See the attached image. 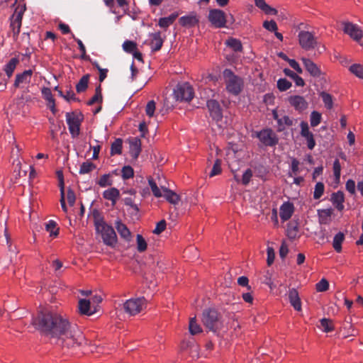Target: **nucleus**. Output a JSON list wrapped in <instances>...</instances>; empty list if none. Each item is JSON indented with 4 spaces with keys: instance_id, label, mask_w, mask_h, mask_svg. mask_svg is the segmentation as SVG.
Segmentation results:
<instances>
[{
    "instance_id": "f257e3e1",
    "label": "nucleus",
    "mask_w": 363,
    "mask_h": 363,
    "mask_svg": "<svg viewBox=\"0 0 363 363\" xmlns=\"http://www.w3.org/2000/svg\"><path fill=\"white\" fill-rule=\"evenodd\" d=\"M32 324L43 335L55 340L62 347L73 348L82 344L84 337L65 316L53 311H40Z\"/></svg>"
},
{
    "instance_id": "f03ea898",
    "label": "nucleus",
    "mask_w": 363,
    "mask_h": 363,
    "mask_svg": "<svg viewBox=\"0 0 363 363\" xmlns=\"http://www.w3.org/2000/svg\"><path fill=\"white\" fill-rule=\"evenodd\" d=\"M94 220L96 231L101 237L104 244L112 247L113 245V228L111 224L107 223L101 213L94 208L91 212Z\"/></svg>"
},
{
    "instance_id": "7ed1b4c3",
    "label": "nucleus",
    "mask_w": 363,
    "mask_h": 363,
    "mask_svg": "<svg viewBox=\"0 0 363 363\" xmlns=\"http://www.w3.org/2000/svg\"><path fill=\"white\" fill-rule=\"evenodd\" d=\"M223 78L227 91L234 96H238L242 89V79L230 69H225L223 71Z\"/></svg>"
},
{
    "instance_id": "20e7f679",
    "label": "nucleus",
    "mask_w": 363,
    "mask_h": 363,
    "mask_svg": "<svg viewBox=\"0 0 363 363\" xmlns=\"http://www.w3.org/2000/svg\"><path fill=\"white\" fill-rule=\"evenodd\" d=\"M220 315L215 309H205L202 313V323L209 330L216 332L220 327Z\"/></svg>"
},
{
    "instance_id": "39448f33",
    "label": "nucleus",
    "mask_w": 363,
    "mask_h": 363,
    "mask_svg": "<svg viewBox=\"0 0 363 363\" xmlns=\"http://www.w3.org/2000/svg\"><path fill=\"white\" fill-rule=\"evenodd\" d=\"M194 96V89L187 82L178 84L174 89V96L178 101H190Z\"/></svg>"
},
{
    "instance_id": "423d86ee",
    "label": "nucleus",
    "mask_w": 363,
    "mask_h": 363,
    "mask_svg": "<svg viewBox=\"0 0 363 363\" xmlns=\"http://www.w3.org/2000/svg\"><path fill=\"white\" fill-rule=\"evenodd\" d=\"M83 120V115L74 112L66 113V121L72 138H76L80 133V125Z\"/></svg>"
},
{
    "instance_id": "0eeeda50",
    "label": "nucleus",
    "mask_w": 363,
    "mask_h": 363,
    "mask_svg": "<svg viewBox=\"0 0 363 363\" xmlns=\"http://www.w3.org/2000/svg\"><path fill=\"white\" fill-rule=\"evenodd\" d=\"M147 301L144 297L130 298L123 304L124 310L130 315H136L146 308Z\"/></svg>"
},
{
    "instance_id": "6e6552de",
    "label": "nucleus",
    "mask_w": 363,
    "mask_h": 363,
    "mask_svg": "<svg viewBox=\"0 0 363 363\" xmlns=\"http://www.w3.org/2000/svg\"><path fill=\"white\" fill-rule=\"evenodd\" d=\"M255 136L264 146L274 147L279 143L277 134L271 128H264L255 132Z\"/></svg>"
},
{
    "instance_id": "1a4fd4ad",
    "label": "nucleus",
    "mask_w": 363,
    "mask_h": 363,
    "mask_svg": "<svg viewBox=\"0 0 363 363\" xmlns=\"http://www.w3.org/2000/svg\"><path fill=\"white\" fill-rule=\"evenodd\" d=\"M300 46L305 50H311L318 45V41L314 35L306 30H301L298 35Z\"/></svg>"
},
{
    "instance_id": "9d476101",
    "label": "nucleus",
    "mask_w": 363,
    "mask_h": 363,
    "mask_svg": "<svg viewBox=\"0 0 363 363\" xmlns=\"http://www.w3.org/2000/svg\"><path fill=\"white\" fill-rule=\"evenodd\" d=\"M342 25L344 33L350 35L354 40L359 42L362 38V30L357 25L351 22H342Z\"/></svg>"
},
{
    "instance_id": "9b49d317",
    "label": "nucleus",
    "mask_w": 363,
    "mask_h": 363,
    "mask_svg": "<svg viewBox=\"0 0 363 363\" xmlns=\"http://www.w3.org/2000/svg\"><path fill=\"white\" fill-rule=\"evenodd\" d=\"M209 21L216 28L225 27L226 17L224 11L220 9H211L208 14Z\"/></svg>"
},
{
    "instance_id": "f8f14e48",
    "label": "nucleus",
    "mask_w": 363,
    "mask_h": 363,
    "mask_svg": "<svg viewBox=\"0 0 363 363\" xmlns=\"http://www.w3.org/2000/svg\"><path fill=\"white\" fill-rule=\"evenodd\" d=\"M207 108L210 113V116L216 121H219L223 118L222 108L219 103L214 99H210L207 101Z\"/></svg>"
},
{
    "instance_id": "ddd939ff",
    "label": "nucleus",
    "mask_w": 363,
    "mask_h": 363,
    "mask_svg": "<svg viewBox=\"0 0 363 363\" xmlns=\"http://www.w3.org/2000/svg\"><path fill=\"white\" fill-rule=\"evenodd\" d=\"M289 102L296 111H303L308 107V102L301 96H291L289 98Z\"/></svg>"
},
{
    "instance_id": "4468645a",
    "label": "nucleus",
    "mask_w": 363,
    "mask_h": 363,
    "mask_svg": "<svg viewBox=\"0 0 363 363\" xmlns=\"http://www.w3.org/2000/svg\"><path fill=\"white\" fill-rule=\"evenodd\" d=\"M301 61L306 69L310 73L311 76L314 77H319L321 75V71L320 68L311 60L302 57Z\"/></svg>"
},
{
    "instance_id": "2eb2a0df",
    "label": "nucleus",
    "mask_w": 363,
    "mask_h": 363,
    "mask_svg": "<svg viewBox=\"0 0 363 363\" xmlns=\"http://www.w3.org/2000/svg\"><path fill=\"white\" fill-rule=\"evenodd\" d=\"M33 71L31 69L25 70L22 73L17 74L14 81L13 86L18 88L22 84H29L31 81Z\"/></svg>"
},
{
    "instance_id": "dca6fc26",
    "label": "nucleus",
    "mask_w": 363,
    "mask_h": 363,
    "mask_svg": "<svg viewBox=\"0 0 363 363\" xmlns=\"http://www.w3.org/2000/svg\"><path fill=\"white\" fill-rule=\"evenodd\" d=\"M199 21V20L197 15L194 12H191L189 15L182 16L179 19V24L183 27L187 28L195 26Z\"/></svg>"
},
{
    "instance_id": "f3484780",
    "label": "nucleus",
    "mask_w": 363,
    "mask_h": 363,
    "mask_svg": "<svg viewBox=\"0 0 363 363\" xmlns=\"http://www.w3.org/2000/svg\"><path fill=\"white\" fill-rule=\"evenodd\" d=\"M294 211V206L290 202H284L280 207L279 216L282 220H288Z\"/></svg>"
},
{
    "instance_id": "a211bd4d",
    "label": "nucleus",
    "mask_w": 363,
    "mask_h": 363,
    "mask_svg": "<svg viewBox=\"0 0 363 363\" xmlns=\"http://www.w3.org/2000/svg\"><path fill=\"white\" fill-rule=\"evenodd\" d=\"M115 228H116L121 238L125 242H130L132 239V234L127 226L122 223L121 221H117L115 223Z\"/></svg>"
},
{
    "instance_id": "6ab92c4d",
    "label": "nucleus",
    "mask_w": 363,
    "mask_h": 363,
    "mask_svg": "<svg viewBox=\"0 0 363 363\" xmlns=\"http://www.w3.org/2000/svg\"><path fill=\"white\" fill-rule=\"evenodd\" d=\"M289 300L291 305L296 311L301 310V302L299 298L298 291L296 289H290L289 290Z\"/></svg>"
},
{
    "instance_id": "aec40b11",
    "label": "nucleus",
    "mask_w": 363,
    "mask_h": 363,
    "mask_svg": "<svg viewBox=\"0 0 363 363\" xmlns=\"http://www.w3.org/2000/svg\"><path fill=\"white\" fill-rule=\"evenodd\" d=\"M141 151V141L138 138H134L130 141V156L136 159Z\"/></svg>"
},
{
    "instance_id": "412c9836",
    "label": "nucleus",
    "mask_w": 363,
    "mask_h": 363,
    "mask_svg": "<svg viewBox=\"0 0 363 363\" xmlns=\"http://www.w3.org/2000/svg\"><path fill=\"white\" fill-rule=\"evenodd\" d=\"M79 312L82 315H91L94 313L95 311L91 308V303L87 299H80L78 304Z\"/></svg>"
},
{
    "instance_id": "4be33fe9",
    "label": "nucleus",
    "mask_w": 363,
    "mask_h": 363,
    "mask_svg": "<svg viewBox=\"0 0 363 363\" xmlns=\"http://www.w3.org/2000/svg\"><path fill=\"white\" fill-rule=\"evenodd\" d=\"M331 201L338 211H342L344 208L343 203L345 201L344 194L341 191H338L332 194Z\"/></svg>"
},
{
    "instance_id": "5701e85b",
    "label": "nucleus",
    "mask_w": 363,
    "mask_h": 363,
    "mask_svg": "<svg viewBox=\"0 0 363 363\" xmlns=\"http://www.w3.org/2000/svg\"><path fill=\"white\" fill-rule=\"evenodd\" d=\"M152 40L150 43L151 49L152 51H158L160 50L163 45V39L161 37L160 32H156L151 35Z\"/></svg>"
},
{
    "instance_id": "b1692460",
    "label": "nucleus",
    "mask_w": 363,
    "mask_h": 363,
    "mask_svg": "<svg viewBox=\"0 0 363 363\" xmlns=\"http://www.w3.org/2000/svg\"><path fill=\"white\" fill-rule=\"evenodd\" d=\"M13 18L11 23V27L12 28L13 37L16 38L21 31L22 13H18L15 16H13Z\"/></svg>"
},
{
    "instance_id": "393cba45",
    "label": "nucleus",
    "mask_w": 363,
    "mask_h": 363,
    "mask_svg": "<svg viewBox=\"0 0 363 363\" xmlns=\"http://www.w3.org/2000/svg\"><path fill=\"white\" fill-rule=\"evenodd\" d=\"M18 63L19 59L18 57H13L4 65V71L9 78L13 75V73Z\"/></svg>"
},
{
    "instance_id": "a878e982",
    "label": "nucleus",
    "mask_w": 363,
    "mask_h": 363,
    "mask_svg": "<svg viewBox=\"0 0 363 363\" xmlns=\"http://www.w3.org/2000/svg\"><path fill=\"white\" fill-rule=\"evenodd\" d=\"M164 192L162 196H164L167 201L172 204H177L179 201V196L172 190H169L165 187H162Z\"/></svg>"
},
{
    "instance_id": "bb28decb",
    "label": "nucleus",
    "mask_w": 363,
    "mask_h": 363,
    "mask_svg": "<svg viewBox=\"0 0 363 363\" xmlns=\"http://www.w3.org/2000/svg\"><path fill=\"white\" fill-rule=\"evenodd\" d=\"M179 13L177 12L172 13L167 17L160 18L158 21V25L163 28H168L172 25L178 17Z\"/></svg>"
},
{
    "instance_id": "cd10ccee",
    "label": "nucleus",
    "mask_w": 363,
    "mask_h": 363,
    "mask_svg": "<svg viewBox=\"0 0 363 363\" xmlns=\"http://www.w3.org/2000/svg\"><path fill=\"white\" fill-rule=\"evenodd\" d=\"M225 45L231 48L234 52H242V45L240 40L230 38L225 42Z\"/></svg>"
},
{
    "instance_id": "c85d7f7f",
    "label": "nucleus",
    "mask_w": 363,
    "mask_h": 363,
    "mask_svg": "<svg viewBox=\"0 0 363 363\" xmlns=\"http://www.w3.org/2000/svg\"><path fill=\"white\" fill-rule=\"evenodd\" d=\"M345 240V235L342 233L339 232L337 233L333 241V247L337 252L342 251V243Z\"/></svg>"
},
{
    "instance_id": "c756f323",
    "label": "nucleus",
    "mask_w": 363,
    "mask_h": 363,
    "mask_svg": "<svg viewBox=\"0 0 363 363\" xmlns=\"http://www.w3.org/2000/svg\"><path fill=\"white\" fill-rule=\"evenodd\" d=\"M89 79V75H84L76 85V90L77 93H82L88 88V83Z\"/></svg>"
},
{
    "instance_id": "7c9ffc66",
    "label": "nucleus",
    "mask_w": 363,
    "mask_h": 363,
    "mask_svg": "<svg viewBox=\"0 0 363 363\" xmlns=\"http://www.w3.org/2000/svg\"><path fill=\"white\" fill-rule=\"evenodd\" d=\"M112 183L113 179L110 173L101 175L96 182V184L103 188L111 186Z\"/></svg>"
},
{
    "instance_id": "2f4dec72",
    "label": "nucleus",
    "mask_w": 363,
    "mask_h": 363,
    "mask_svg": "<svg viewBox=\"0 0 363 363\" xmlns=\"http://www.w3.org/2000/svg\"><path fill=\"white\" fill-rule=\"evenodd\" d=\"M45 229L50 233L51 237H57L59 234V228H57L55 221L50 220L45 224Z\"/></svg>"
},
{
    "instance_id": "473e14b6",
    "label": "nucleus",
    "mask_w": 363,
    "mask_h": 363,
    "mask_svg": "<svg viewBox=\"0 0 363 363\" xmlns=\"http://www.w3.org/2000/svg\"><path fill=\"white\" fill-rule=\"evenodd\" d=\"M189 333L194 335L202 332L201 326L196 323V317L191 318L189 325Z\"/></svg>"
},
{
    "instance_id": "72a5a7b5",
    "label": "nucleus",
    "mask_w": 363,
    "mask_h": 363,
    "mask_svg": "<svg viewBox=\"0 0 363 363\" xmlns=\"http://www.w3.org/2000/svg\"><path fill=\"white\" fill-rule=\"evenodd\" d=\"M96 168V165L89 161L83 162L79 168V173L80 174H88L92 172Z\"/></svg>"
},
{
    "instance_id": "f704fd0d",
    "label": "nucleus",
    "mask_w": 363,
    "mask_h": 363,
    "mask_svg": "<svg viewBox=\"0 0 363 363\" xmlns=\"http://www.w3.org/2000/svg\"><path fill=\"white\" fill-rule=\"evenodd\" d=\"M320 328L325 333L332 332L334 330L333 321L328 318H322L320 320Z\"/></svg>"
},
{
    "instance_id": "c9c22d12",
    "label": "nucleus",
    "mask_w": 363,
    "mask_h": 363,
    "mask_svg": "<svg viewBox=\"0 0 363 363\" xmlns=\"http://www.w3.org/2000/svg\"><path fill=\"white\" fill-rule=\"evenodd\" d=\"M121 175L123 179H129L133 177L134 170L130 165H125L121 170Z\"/></svg>"
},
{
    "instance_id": "e433bc0d",
    "label": "nucleus",
    "mask_w": 363,
    "mask_h": 363,
    "mask_svg": "<svg viewBox=\"0 0 363 363\" xmlns=\"http://www.w3.org/2000/svg\"><path fill=\"white\" fill-rule=\"evenodd\" d=\"M320 96L325 104V108L327 109H331L333 106L332 96L330 94L325 92V91H322L320 94Z\"/></svg>"
},
{
    "instance_id": "4c0bfd02",
    "label": "nucleus",
    "mask_w": 363,
    "mask_h": 363,
    "mask_svg": "<svg viewBox=\"0 0 363 363\" xmlns=\"http://www.w3.org/2000/svg\"><path fill=\"white\" fill-rule=\"evenodd\" d=\"M148 183H149L150 187L152 191L153 195L157 198L162 197V189H160L157 186V184L154 181V179L152 178H149Z\"/></svg>"
},
{
    "instance_id": "58836bf2",
    "label": "nucleus",
    "mask_w": 363,
    "mask_h": 363,
    "mask_svg": "<svg viewBox=\"0 0 363 363\" xmlns=\"http://www.w3.org/2000/svg\"><path fill=\"white\" fill-rule=\"evenodd\" d=\"M321 119L322 116L319 112L316 111H312L310 117L311 125L312 127H316L320 123Z\"/></svg>"
},
{
    "instance_id": "ea45409f",
    "label": "nucleus",
    "mask_w": 363,
    "mask_h": 363,
    "mask_svg": "<svg viewBox=\"0 0 363 363\" xmlns=\"http://www.w3.org/2000/svg\"><path fill=\"white\" fill-rule=\"evenodd\" d=\"M350 71L356 77L363 79V66L359 64H354L350 66Z\"/></svg>"
},
{
    "instance_id": "a19ab883",
    "label": "nucleus",
    "mask_w": 363,
    "mask_h": 363,
    "mask_svg": "<svg viewBox=\"0 0 363 363\" xmlns=\"http://www.w3.org/2000/svg\"><path fill=\"white\" fill-rule=\"evenodd\" d=\"M123 50L128 53H133L137 50V43L131 40H125L123 43Z\"/></svg>"
},
{
    "instance_id": "79ce46f5",
    "label": "nucleus",
    "mask_w": 363,
    "mask_h": 363,
    "mask_svg": "<svg viewBox=\"0 0 363 363\" xmlns=\"http://www.w3.org/2000/svg\"><path fill=\"white\" fill-rule=\"evenodd\" d=\"M136 241L138 251L139 252H143L145 251L147 249V242L144 238L141 235L138 234L136 237Z\"/></svg>"
},
{
    "instance_id": "37998d69",
    "label": "nucleus",
    "mask_w": 363,
    "mask_h": 363,
    "mask_svg": "<svg viewBox=\"0 0 363 363\" xmlns=\"http://www.w3.org/2000/svg\"><path fill=\"white\" fill-rule=\"evenodd\" d=\"M221 160L220 159H217L213 164L212 169L209 174V177H213L218 175L221 173Z\"/></svg>"
},
{
    "instance_id": "c03bdc74",
    "label": "nucleus",
    "mask_w": 363,
    "mask_h": 363,
    "mask_svg": "<svg viewBox=\"0 0 363 363\" xmlns=\"http://www.w3.org/2000/svg\"><path fill=\"white\" fill-rule=\"evenodd\" d=\"M332 211L331 209H322L318 210V215L320 217V220L321 223H326L328 219L331 216Z\"/></svg>"
},
{
    "instance_id": "a18cd8bd",
    "label": "nucleus",
    "mask_w": 363,
    "mask_h": 363,
    "mask_svg": "<svg viewBox=\"0 0 363 363\" xmlns=\"http://www.w3.org/2000/svg\"><path fill=\"white\" fill-rule=\"evenodd\" d=\"M291 83L286 79H279L277 81V88L281 91H285L291 86Z\"/></svg>"
},
{
    "instance_id": "49530a36",
    "label": "nucleus",
    "mask_w": 363,
    "mask_h": 363,
    "mask_svg": "<svg viewBox=\"0 0 363 363\" xmlns=\"http://www.w3.org/2000/svg\"><path fill=\"white\" fill-rule=\"evenodd\" d=\"M324 184L322 182L316 183L313 192V198L315 199H320L324 192Z\"/></svg>"
},
{
    "instance_id": "de8ad7c7",
    "label": "nucleus",
    "mask_w": 363,
    "mask_h": 363,
    "mask_svg": "<svg viewBox=\"0 0 363 363\" xmlns=\"http://www.w3.org/2000/svg\"><path fill=\"white\" fill-rule=\"evenodd\" d=\"M329 283L325 279H322L315 285V289L318 292H323L328 289Z\"/></svg>"
},
{
    "instance_id": "09e8293b",
    "label": "nucleus",
    "mask_w": 363,
    "mask_h": 363,
    "mask_svg": "<svg viewBox=\"0 0 363 363\" xmlns=\"http://www.w3.org/2000/svg\"><path fill=\"white\" fill-rule=\"evenodd\" d=\"M298 233V226L293 223L288 225L287 235L289 238L294 239L296 237Z\"/></svg>"
},
{
    "instance_id": "8fccbe9b",
    "label": "nucleus",
    "mask_w": 363,
    "mask_h": 363,
    "mask_svg": "<svg viewBox=\"0 0 363 363\" xmlns=\"http://www.w3.org/2000/svg\"><path fill=\"white\" fill-rule=\"evenodd\" d=\"M341 172V165L338 159L335 160L333 162V173L336 180H340Z\"/></svg>"
},
{
    "instance_id": "3c124183",
    "label": "nucleus",
    "mask_w": 363,
    "mask_h": 363,
    "mask_svg": "<svg viewBox=\"0 0 363 363\" xmlns=\"http://www.w3.org/2000/svg\"><path fill=\"white\" fill-rule=\"evenodd\" d=\"M263 27L271 32L276 31L278 29L277 23L273 20H271L270 21H265L263 23Z\"/></svg>"
},
{
    "instance_id": "603ef678",
    "label": "nucleus",
    "mask_w": 363,
    "mask_h": 363,
    "mask_svg": "<svg viewBox=\"0 0 363 363\" xmlns=\"http://www.w3.org/2000/svg\"><path fill=\"white\" fill-rule=\"evenodd\" d=\"M41 92H42V94H43L44 99L46 101H48V103L53 102V101H55V99L52 96V94L51 89L50 88L44 87L42 89Z\"/></svg>"
},
{
    "instance_id": "864d4df0",
    "label": "nucleus",
    "mask_w": 363,
    "mask_h": 363,
    "mask_svg": "<svg viewBox=\"0 0 363 363\" xmlns=\"http://www.w3.org/2000/svg\"><path fill=\"white\" fill-rule=\"evenodd\" d=\"M155 111V102L153 100L150 101L146 105L145 113L149 117H152L154 116Z\"/></svg>"
},
{
    "instance_id": "5fc2aeb1",
    "label": "nucleus",
    "mask_w": 363,
    "mask_h": 363,
    "mask_svg": "<svg viewBox=\"0 0 363 363\" xmlns=\"http://www.w3.org/2000/svg\"><path fill=\"white\" fill-rule=\"evenodd\" d=\"M60 194H61L60 203H61L62 208L64 211V212H67V206L65 203L64 183H63L62 179H61Z\"/></svg>"
},
{
    "instance_id": "6e6d98bb",
    "label": "nucleus",
    "mask_w": 363,
    "mask_h": 363,
    "mask_svg": "<svg viewBox=\"0 0 363 363\" xmlns=\"http://www.w3.org/2000/svg\"><path fill=\"white\" fill-rule=\"evenodd\" d=\"M267 262L268 266H271L273 264V262L274 261V258H275L274 250L272 247H268L267 250Z\"/></svg>"
},
{
    "instance_id": "4d7b16f0",
    "label": "nucleus",
    "mask_w": 363,
    "mask_h": 363,
    "mask_svg": "<svg viewBox=\"0 0 363 363\" xmlns=\"http://www.w3.org/2000/svg\"><path fill=\"white\" fill-rule=\"evenodd\" d=\"M278 124L279 126L287 125L291 126L293 125V120L288 116H284L280 119H278Z\"/></svg>"
},
{
    "instance_id": "13d9d810",
    "label": "nucleus",
    "mask_w": 363,
    "mask_h": 363,
    "mask_svg": "<svg viewBox=\"0 0 363 363\" xmlns=\"http://www.w3.org/2000/svg\"><path fill=\"white\" fill-rule=\"evenodd\" d=\"M252 177V171L250 169H247L243 174L242 178V183L244 185H247Z\"/></svg>"
},
{
    "instance_id": "bf43d9fd",
    "label": "nucleus",
    "mask_w": 363,
    "mask_h": 363,
    "mask_svg": "<svg viewBox=\"0 0 363 363\" xmlns=\"http://www.w3.org/2000/svg\"><path fill=\"white\" fill-rule=\"evenodd\" d=\"M166 221L164 220H162L160 222H158L156 225V228L153 230V233L155 234L159 235L162 232H163L166 228Z\"/></svg>"
},
{
    "instance_id": "052dcab7",
    "label": "nucleus",
    "mask_w": 363,
    "mask_h": 363,
    "mask_svg": "<svg viewBox=\"0 0 363 363\" xmlns=\"http://www.w3.org/2000/svg\"><path fill=\"white\" fill-rule=\"evenodd\" d=\"M103 198L111 201L112 205H113V187L105 190L103 193Z\"/></svg>"
},
{
    "instance_id": "680f3d73",
    "label": "nucleus",
    "mask_w": 363,
    "mask_h": 363,
    "mask_svg": "<svg viewBox=\"0 0 363 363\" xmlns=\"http://www.w3.org/2000/svg\"><path fill=\"white\" fill-rule=\"evenodd\" d=\"M301 135L302 137L306 138L312 134V133L309 131L308 125L306 122L303 121L301 123Z\"/></svg>"
},
{
    "instance_id": "e2e57ef3",
    "label": "nucleus",
    "mask_w": 363,
    "mask_h": 363,
    "mask_svg": "<svg viewBox=\"0 0 363 363\" xmlns=\"http://www.w3.org/2000/svg\"><path fill=\"white\" fill-rule=\"evenodd\" d=\"M345 188L350 194H354L356 188L354 181L352 179L347 180L345 184Z\"/></svg>"
},
{
    "instance_id": "0e129e2a",
    "label": "nucleus",
    "mask_w": 363,
    "mask_h": 363,
    "mask_svg": "<svg viewBox=\"0 0 363 363\" xmlns=\"http://www.w3.org/2000/svg\"><path fill=\"white\" fill-rule=\"evenodd\" d=\"M67 199L70 206H74L76 201V196L74 191L71 189L67 190Z\"/></svg>"
},
{
    "instance_id": "69168bd1",
    "label": "nucleus",
    "mask_w": 363,
    "mask_h": 363,
    "mask_svg": "<svg viewBox=\"0 0 363 363\" xmlns=\"http://www.w3.org/2000/svg\"><path fill=\"white\" fill-rule=\"evenodd\" d=\"M123 140L121 138L115 139L114 152L115 154H121Z\"/></svg>"
},
{
    "instance_id": "338daca9",
    "label": "nucleus",
    "mask_w": 363,
    "mask_h": 363,
    "mask_svg": "<svg viewBox=\"0 0 363 363\" xmlns=\"http://www.w3.org/2000/svg\"><path fill=\"white\" fill-rule=\"evenodd\" d=\"M123 201L126 206H130L135 211L138 212L139 211L138 206L133 203L131 197H125L123 199Z\"/></svg>"
},
{
    "instance_id": "774afa93",
    "label": "nucleus",
    "mask_w": 363,
    "mask_h": 363,
    "mask_svg": "<svg viewBox=\"0 0 363 363\" xmlns=\"http://www.w3.org/2000/svg\"><path fill=\"white\" fill-rule=\"evenodd\" d=\"M304 138L306 140L308 148L309 150H313L315 146V141L313 138V134L312 133Z\"/></svg>"
}]
</instances>
